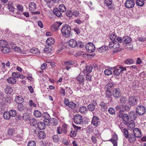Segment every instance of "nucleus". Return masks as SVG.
Returning <instances> with one entry per match:
<instances>
[{"label":"nucleus","mask_w":146,"mask_h":146,"mask_svg":"<svg viewBox=\"0 0 146 146\" xmlns=\"http://www.w3.org/2000/svg\"><path fill=\"white\" fill-rule=\"evenodd\" d=\"M109 48L113 50V52H118L119 50V44L116 40H112L109 45Z\"/></svg>","instance_id":"nucleus-1"},{"label":"nucleus","mask_w":146,"mask_h":146,"mask_svg":"<svg viewBox=\"0 0 146 146\" xmlns=\"http://www.w3.org/2000/svg\"><path fill=\"white\" fill-rule=\"evenodd\" d=\"M71 28L70 26L66 25L63 26L61 29V32L63 36L68 37L71 35Z\"/></svg>","instance_id":"nucleus-2"},{"label":"nucleus","mask_w":146,"mask_h":146,"mask_svg":"<svg viewBox=\"0 0 146 146\" xmlns=\"http://www.w3.org/2000/svg\"><path fill=\"white\" fill-rule=\"evenodd\" d=\"M137 137L132 133H129V136L126 138L127 139L128 141L131 145H134L133 146H138V144L136 143Z\"/></svg>","instance_id":"nucleus-3"},{"label":"nucleus","mask_w":146,"mask_h":146,"mask_svg":"<svg viewBox=\"0 0 146 146\" xmlns=\"http://www.w3.org/2000/svg\"><path fill=\"white\" fill-rule=\"evenodd\" d=\"M136 113L139 115H143L146 112L145 107L143 105L138 106L136 109Z\"/></svg>","instance_id":"nucleus-4"},{"label":"nucleus","mask_w":146,"mask_h":146,"mask_svg":"<svg viewBox=\"0 0 146 146\" xmlns=\"http://www.w3.org/2000/svg\"><path fill=\"white\" fill-rule=\"evenodd\" d=\"M126 70V68L125 67L119 66L115 67L113 74L115 75L118 76L122 73L123 71H125Z\"/></svg>","instance_id":"nucleus-5"},{"label":"nucleus","mask_w":146,"mask_h":146,"mask_svg":"<svg viewBox=\"0 0 146 146\" xmlns=\"http://www.w3.org/2000/svg\"><path fill=\"white\" fill-rule=\"evenodd\" d=\"M138 99L139 97L137 96H131L129 97V104L131 106H134L137 104Z\"/></svg>","instance_id":"nucleus-6"},{"label":"nucleus","mask_w":146,"mask_h":146,"mask_svg":"<svg viewBox=\"0 0 146 146\" xmlns=\"http://www.w3.org/2000/svg\"><path fill=\"white\" fill-rule=\"evenodd\" d=\"M85 47L86 50L89 53L94 52L95 49L94 45L92 43L90 42L86 44Z\"/></svg>","instance_id":"nucleus-7"},{"label":"nucleus","mask_w":146,"mask_h":146,"mask_svg":"<svg viewBox=\"0 0 146 146\" xmlns=\"http://www.w3.org/2000/svg\"><path fill=\"white\" fill-rule=\"evenodd\" d=\"M73 119L74 122L76 124H80L83 121L82 116L79 114H77L74 116Z\"/></svg>","instance_id":"nucleus-8"},{"label":"nucleus","mask_w":146,"mask_h":146,"mask_svg":"<svg viewBox=\"0 0 146 146\" xmlns=\"http://www.w3.org/2000/svg\"><path fill=\"white\" fill-rule=\"evenodd\" d=\"M100 123L98 117L96 116H93L92 120V124L94 126L97 127L99 125Z\"/></svg>","instance_id":"nucleus-9"},{"label":"nucleus","mask_w":146,"mask_h":146,"mask_svg":"<svg viewBox=\"0 0 146 146\" xmlns=\"http://www.w3.org/2000/svg\"><path fill=\"white\" fill-rule=\"evenodd\" d=\"M112 95L115 98H119L121 96V91L118 88H115L113 91Z\"/></svg>","instance_id":"nucleus-10"},{"label":"nucleus","mask_w":146,"mask_h":146,"mask_svg":"<svg viewBox=\"0 0 146 146\" xmlns=\"http://www.w3.org/2000/svg\"><path fill=\"white\" fill-rule=\"evenodd\" d=\"M134 5L135 2L133 0H127L125 3V7L129 9L133 7Z\"/></svg>","instance_id":"nucleus-11"},{"label":"nucleus","mask_w":146,"mask_h":146,"mask_svg":"<svg viewBox=\"0 0 146 146\" xmlns=\"http://www.w3.org/2000/svg\"><path fill=\"white\" fill-rule=\"evenodd\" d=\"M62 23L57 22L54 24L51 27V29L53 31H55L58 30Z\"/></svg>","instance_id":"nucleus-12"},{"label":"nucleus","mask_w":146,"mask_h":146,"mask_svg":"<svg viewBox=\"0 0 146 146\" xmlns=\"http://www.w3.org/2000/svg\"><path fill=\"white\" fill-rule=\"evenodd\" d=\"M133 132V134L137 137L138 138L141 137V132L140 129L135 128L134 129Z\"/></svg>","instance_id":"nucleus-13"},{"label":"nucleus","mask_w":146,"mask_h":146,"mask_svg":"<svg viewBox=\"0 0 146 146\" xmlns=\"http://www.w3.org/2000/svg\"><path fill=\"white\" fill-rule=\"evenodd\" d=\"M15 101L16 103L18 104H20L23 102L24 99L22 96H17L15 97Z\"/></svg>","instance_id":"nucleus-14"},{"label":"nucleus","mask_w":146,"mask_h":146,"mask_svg":"<svg viewBox=\"0 0 146 146\" xmlns=\"http://www.w3.org/2000/svg\"><path fill=\"white\" fill-rule=\"evenodd\" d=\"M36 8V4L34 2H31L29 5V9L31 11H35Z\"/></svg>","instance_id":"nucleus-15"},{"label":"nucleus","mask_w":146,"mask_h":146,"mask_svg":"<svg viewBox=\"0 0 146 146\" xmlns=\"http://www.w3.org/2000/svg\"><path fill=\"white\" fill-rule=\"evenodd\" d=\"M69 45L72 48H75L77 45L76 41L74 39H71L69 41Z\"/></svg>","instance_id":"nucleus-16"},{"label":"nucleus","mask_w":146,"mask_h":146,"mask_svg":"<svg viewBox=\"0 0 146 146\" xmlns=\"http://www.w3.org/2000/svg\"><path fill=\"white\" fill-rule=\"evenodd\" d=\"M122 41L123 42L126 44H129L130 43L131 41V39L129 36H125L123 38Z\"/></svg>","instance_id":"nucleus-17"},{"label":"nucleus","mask_w":146,"mask_h":146,"mask_svg":"<svg viewBox=\"0 0 146 146\" xmlns=\"http://www.w3.org/2000/svg\"><path fill=\"white\" fill-rule=\"evenodd\" d=\"M104 3L108 6L109 9H112L113 8V5L112 4V0H104Z\"/></svg>","instance_id":"nucleus-18"},{"label":"nucleus","mask_w":146,"mask_h":146,"mask_svg":"<svg viewBox=\"0 0 146 146\" xmlns=\"http://www.w3.org/2000/svg\"><path fill=\"white\" fill-rule=\"evenodd\" d=\"M76 78L80 84L82 85L84 84L85 79L83 76L80 74Z\"/></svg>","instance_id":"nucleus-19"},{"label":"nucleus","mask_w":146,"mask_h":146,"mask_svg":"<svg viewBox=\"0 0 146 146\" xmlns=\"http://www.w3.org/2000/svg\"><path fill=\"white\" fill-rule=\"evenodd\" d=\"M127 124L128 129L130 130L133 129L135 126V122L132 121L129 122V123Z\"/></svg>","instance_id":"nucleus-20"},{"label":"nucleus","mask_w":146,"mask_h":146,"mask_svg":"<svg viewBox=\"0 0 146 146\" xmlns=\"http://www.w3.org/2000/svg\"><path fill=\"white\" fill-rule=\"evenodd\" d=\"M55 42L54 39L52 37L48 38L46 41V44L49 46H51L54 44Z\"/></svg>","instance_id":"nucleus-21"},{"label":"nucleus","mask_w":146,"mask_h":146,"mask_svg":"<svg viewBox=\"0 0 146 146\" xmlns=\"http://www.w3.org/2000/svg\"><path fill=\"white\" fill-rule=\"evenodd\" d=\"M108 49V48L107 46L106 45H103L102 46L98 48L97 49V50L99 52L102 53L106 51Z\"/></svg>","instance_id":"nucleus-22"},{"label":"nucleus","mask_w":146,"mask_h":146,"mask_svg":"<svg viewBox=\"0 0 146 146\" xmlns=\"http://www.w3.org/2000/svg\"><path fill=\"white\" fill-rule=\"evenodd\" d=\"M106 98H108V100L111 102V92L110 90H106Z\"/></svg>","instance_id":"nucleus-23"},{"label":"nucleus","mask_w":146,"mask_h":146,"mask_svg":"<svg viewBox=\"0 0 146 146\" xmlns=\"http://www.w3.org/2000/svg\"><path fill=\"white\" fill-rule=\"evenodd\" d=\"M121 131H122L123 135H124L125 137L126 138L129 135L128 131V130L126 128H120Z\"/></svg>","instance_id":"nucleus-24"},{"label":"nucleus","mask_w":146,"mask_h":146,"mask_svg":"<svg viewBox=\"0 0 146 146\" xmlns=\"http://www.w3.org/2000/svg\"><path fill=\"white\" fill-rule=\"evenodd\" d=\"M100 106L101 107V110L102 111H104L108 108L107 104L103 102H101L100 104Z\"/></svg>","instance_id":"nucleus-25"},{"label":"nucleus","mask_w":146,"mask_h":146,"mask_svg":"<svg viewBox=\"0 0 146 146\" xmlns=\"http://www.w3.org/2000/svg\"><path fill=\"white\" fill-rule=\"evenodd\" d=\"M123 121L125 124H127L129 121V117L128 115L126 114H124L122 117Z\"/></svg>","instance_id":"nucleus-26"},{"label":"nucleus","mask_w":146,"mask_h":146,"mask_svg":"<svg viewBox=\"0 0 146 146\" xmlns=\"http://www.w3.org/2000/svg\"><path fill=\"white\" fill-rule=\"evenodd\" d=\"M54 14L57 17H60L62 16L61 11L57 8H54L53 9Z\"/></svg>","instance_id":"nucleus-27"},{"label":"nucleus","mask_w":146,"mask_h":146,"mask_svg":"<svg viewBox=\"0 0 146 146\" xmlns=\"http://www.w3.org/2000/svg\"><path fill=\"white\" fill-rule=\"evenodd\" d=\"M37 127L40 129H43L45 128V125L44 122H39L38 123Z\"/></svg>","instance_id":"nucleus-28"},{"label":"nucleus","mask_w":146,"mask_h":146,"mask_svg":"<svg viewBox=\"0 0 146 146\" xmlns=\"http://www.w3.org/2000/svg\"><path fill=\"white\" fill-rule=\"evenodd\" d=\"M52 51V47L49 46L45 48L43 50V52L45 53L48 54L51 53Z\"/></svg>","instance_id":"nucleus-29"},{"label":"nucleus","mask_w":146,"mask_h":146,"mask_svg":"<svg viewBox=\"0 0 146 146\" xmlns=\"http://www.w3.org/2000/svg\"><path fill=\"white\" fill-rule=\"evenodd\" d=\"M93 68L92 66L91 65L87 66H86V69L84 70L83 72L84 74L86 72V71L90 73L92 72Z\"/></svg>","instance_id":"nucleus-30"},{"label":"nucleus","mask_w":146,"mask_h":146,"mask_svg":"<svg viewBox=\"0 0 146 146\" xmlns=\"http://www.w3.org/2000/svg\"><path fill=\"white\" fill-rule=\"evenodd\" d=\"M144 0H136V4L139 6L142 7L144 5Z\"/></svg>","instance_id":"nucleus-31"},{"label":"nucleus","mask_w":146,"mask_h":146,"mask_svg":"<svg viewBox=\"0 0 146 146\" xmlns=\"http://www.w3.org/2000/svg\"><path fill=\"white\" fill-rule=\"evenodd\" d=\"M17 108L19 111H23L25 108V107L22 103L19 104L17 106Z\"/></svg>","instance_id":"nucleus-32"},{"label":"nucleus","mask_w":146,"mask_h":146,"mask_svg":"<svg viewBox=\"0 0 146 146\" xmlns=\"http://www.w3.org/2000/svg\"><path fill=\"white\" fill-rule=\"evenodd\" d=\"M129 116L132 119L134 120L136 117L137 115L134 111H130L129 112Z\"/></svg>","instance_id":"nucleus-33"},{"label":"nucleus","mask_w":146,"mask_h":146,"mask_svg":"<svg viewBox=\"0 0 146 146\" xmlns=\"http://www.w3.org/2000/svg\"><path fill=\"white\" fill-rule=\"evenodd\" d=\"M15 10H16V9H15L12 6L10 5V12L11 13H10V14H11V15L16 17Z\"/></svg>","instance_id":"nucleus-34"},{"label":"nucleus","mask_w":146,"mask_h":146,"mask_svg":"<svg viewBox=\"0 0 146 146\" xmlns=\"http://www.w3.org/2000/svg\"><path fill=\"white\" fill-rule=\"evenodd\" d=\"M30 117L29 114L28 113H25L23 114V119L26 121L29 120L30 119Z\"/></svg>","instance_id":"nucleus-35"},{"label":"nucleus","mask_w":146,"mask_h":146,"mask_svg":"<svg viewBox=\"0 0 146 146\" xmlns=\"http://www.w3.org/2000/svg\"><path fill=\"white\" fill-rule=\"evenodd\" d=\"M38 137L41 139L44 138L45 137V134L43 131H41L38 133Z\"/></svg>","instance_id":"nucleus-36"},{"label":"nucleus","mask_w":146,"mask_h":146,"mask_svg":"<svg viewBox=\"0 0 146 146\" xmlns=\"http://www.w3.org/2000/svg\"><path fill=\"white\" fill-rule=\"evenodd\" d=\"M30 51L32 53L36 54H38L40 52L39 50L36 48H32L30 50Z\"/></svg>","instance_id":"nucleus-37"},{"label":"nucleus","mask_w":146,"mask_h":146,"mask_svg":"<svg viewBox=\"0 0 146 146\" xmlns=\"http://www.w3.org/2000/svg\"><path fill=\"white\" fill-rule=\"evenodd\" d=\"M34 115L37 117H39L42 115V113L38 110H35L34 112Z\"/></svg>","instance_id":"nucleus-38"},{"label":"nucleus","mask_w":146,"mask_h":146,"mask_svg":"<svg viewBox=\"0 0 146 146\" xmlns=\"http://www.w3.org/2000/svg\"><path fill=\"white\" fill-rule=\"evenodd\" d=\"M29 121L30 125L33 126L36 125L37 123L36 119L34 118L30 119L29 120Z\"/></svg>","instance_id":"nucleus-39"},{"label":"nucleus","mask_w":146,"mask_h":146,"mask_svg":"<svg viewBox=\"0 0 146 146\" xmlns=\"http://www.w3.org/2000/svg\"><path fill=\"white\" fill-rule=\"evenodd\" d=\"M74 64L75 62L74 61L71 60H68L64 62V65L65 66L72 65Z\"/></svg>","instance_id":"nucleus-40"},{"label":"nucleus","mask_w":146,"mask_h":146,"mask_svg":"<svg viewBox=\"0 0 146 146\" xmlns=\"http://www.w3.org/2000/svg\"><path fill=\"white\" fill-rule=\"evenodd\" d=\"M50 123L53 125H56L58 124V120L56 119L52 118L50 119Z\"/></svg>","instance_id":"nucleus-41"},{"label":"nucleus","mask_w":146,"mask_h":146,"mask_svg":"<svg viewBox=\"0 0 146 146\" xmlns=\"http://www.w3.org/2000/svg\"><path fill=\"white\" fill-rule=\"evenodd\" d=\"M59 10L61 12H64L66 11V7L64 5L62 4H60L59 6Z\"/></svg>","instance_id":"nucleus-42"},{"label":"nucleus","mask_w":146,"mask_h":146,"mask_svg":"<svg viewBox=\"0 0 146 146\" xmlns=\"http://www.w3.org/2000/svg\"><path fill=\"white\" fill-rule=\"evenodd\" d=\"M88 111L87 108L84 106L81 107L79 109V111L82 113H85Z\"/></svg>","instance_id":"nucleus-43"},{"label":"nucleus","mask_w":146,"mask_h":146,"mask_svg":"<svg viewBox=\"0 0 146 146\" xmlns=\"http://www.w3.org/2000/svg\"><path fill=\"white\" fill-rule=\"evenodd\" d=\"M7 44V41L4 40H0V47L2 48L6 46Z\"/></svg>","instance_id":"nucleus-44"},{"label":"nucleus","mask_w":146,"mask_h":146,"mask_svg":"<svg viewBox=\"0 0 146 146\" xmlns=\"http://www.w3.org/2000/svg\"><path fill=\"white\" fill-rule=\"evenodd\" d=\"M88 108L89 111H93L95 110V106L92 104H90L88 105Z\"/></svg>","instance_id":"nucleus-45"},{"label":"nucleus","mask_w":146,"mask_h":146,"mask_svg":"<svg viewBox=\"0 0 146 146\" xmlns=\"http://www.w3.org/2000/svg\"><path fill=\"white\" fill-rule=\"evenodd\" d=\"M117 35L114 33H113L110 36V38L112 40H116Z\"/></svg>","instance_id":"nucleus-46"},{"label":"nucleus","mask_w":146,"mask_h":146,"mask_svg":"<svg viewBox=\"0 0 146 146\" xmlns=\"http://www.w3.org/2000/svg\"><path fill=\"white\" fill-rule=\"evenodd\" d=\"M12 76L13 77L15 78H18L21 76V75L18 72H13L12 73Z\"/></svg>","instance_id":"nucleus-47"},{"label":"nucleus","mask_w":146,"mask_h":146,"mask_svg":"<svg viewBox=\"0 0 146 146\" xmlns=\"http://www.w3.org/2000/svg\"><path fill=\"white\" fill-rule=\"evenodd\" d=\"M10 46V48L11 49H13V50H15V51L18 52H20V53H22V51L20 48L18 47H14V46Z\"/></svg>","instance_id":"nucleus-48"},{"label":"nucleus","mask_w":146,"mask_h":146,"mask_svg":"<svg viewBox=\"0 0 146 146\" xmlns=\"http://www.w3.org/2000/svg\"><path fill=\"white\" fill-rule=\"evenodd\" d=\"M16 111L14 110H10V116L15 117L17 115Z\"/></svg>","instance_id":"nucleus-49"},{"label":"nucleus","mask_w":146,"mask_h":146,"mask_svg":"<svg viewBox=\"0 0 146 146\" xmlns=\"http://www.w3.org/2000/svg\"><path fill=\"white\" fill-rule=\"evenodd\" d=\"M1 50L3 53H7L9 52V48L6 46L2 48Z\"/></svg>","instance_id":"nucleus-50"},{"label":"nucleus","mask_w":146,"mask_h":146,"mask_svg":"<svg viewBox=\"0 0 146 146\" xmlns=\"http://www.w3.org/2000/svg\"><path fill=\"white\" fill-rule=\"evenodd\" d=\"M113 86V84L112 83L110 82L107 84L105 88L106 90H110Z\"/></svg>","instance_id":"nucleus-51"},{"label":"nucleus","mask_w":146,"mask_h":146,"mask_svg":"<svg viewBox=\"0 0 146 146\" xmlns=\"http://www.w3.org/2000/svg\"><path fill=\"white\" fill-rule=\"evenodd\" d=\"M63 132L65 134L67 133V125L66 124H64L62 125Z\"/></svg>","instance_id":"nucleus-52"},{"label":"nucleus","mask_w":146,"mask_h":146,"mask_svg":"<svg viewBox=\"0 0 146 146\" xmlns=\"http://www.w3.org/2000/svg\"><path fill=\"white\" fill-rule=\"evenodd\" d=\"M53 139L54 141L57 142L59 141L60 139V137L58 135H56L53 136Z\"/></svg>","instance_id":"nucleus-53"},{"label":"nucleus","mask_w":146,"mask_h":146,"mask_svg":"<svg viewBox=\"0 0 146 146\" xmlns=\"http://www.w3.org/2000/svg\"><path fill=\"white\" fill-rule=\"evenodd\" d=\"M3 116L5 119H9V112L5 111L3 113Z\"/></svg>","instance_id":"nucleus-54"},{"label":"nucleus","mask_w":146,"mask_h":146,"mask_svg":"<svg viewBox=\"0 0 146 146\" xmlns=\"http://www.w3.org/2000/svg\"><path fill=\"white\" fill-rule=\"evenodd\" d=\"M68 106L71 109H74L76 107V104L73 102H70Z\"/></svg>","instance_id":"nucleus-55"},{"label":"nucleus","mask_w":146,"mask_h":146,"mask_svg":"<svg viewBox=\"0 0 146 146\" xmlns=\"http://www.w3.org/2000/svg\"><path fill=\"white\" fill-rule=\"evenodd\" d=\"M122 110V111H124L125 110L129 111L130 109V108L127 105H121Z\"/></svg>","instance_id":"nucleus-56"},{"label":"nucleus","mask_w":146,"mask_h":146,"mask_svg":"<svg viewBox=\"0 0 146 146\" xmlns=\"http://www.w3.org/2000/svg\"><path fill=\"white\" fill-rule=\"evenodd\" d=\"M109 113L111 115H114L115 114V110L112 108H110L108 110Z\"/></svg>","instance_id":"nucleus-57"},{"label":"nucleus","mask_w":146,"mask_h":146,"mask_svg":"<svg viewBox=\"0 0 146 146\" xmlns=\"http://www.w3.org/2000/svg\"><path fill=\"white\" fill-rule=\"evenodd\" d=\"M127 99L125 97L122 96L120 99V101L121 103L125 104L127 102Z\"/></svg>","instance_id":"nucleus-58"},{"label":"nucleus","mask_w":146,"mask_h":146,"mask_svg":"<svg viewBox=\"0 0 146 146\" xmlns=\"http://www.w3.org/2000/svg\"><path fill=\"white\" fill-rule=\"evenodd\" d=\"M92 76L90 74L88 73L86 74V80L88 82H90L91 81Z\"/></svg>","instance_id":"nucleus-59"},{"label":"nucleus","mask_w":146,"mask_h":146,"mask_svg":"<svg viewBox=\"0 0 146 146\" xmlns=\"http://www.w3.org/2000/svg\"><path fill=\"white\" fill-rule=\"evenodd\" d=\"M104 73L106 75H110L112 74L111 71L110 70H106L104 72Z\"/></svg>","instance_id":"nucleus-60"},{"label":"nucleus","mask_w":146,"mask_h":146,"mask_svg":"<svg viewBox=\"0 0 146 146\" xmlns=\"http://www.w3.org/2000/svg\"><path fill=\"white\" fill-rule=\"evenodd\" d=\"M16 79L13 77H10V83L14 84L16 83Z\"/></svg>","instance_id":"nucleus-61"},{"label":"nucleus","mask_w":146,"mask_h":146,"mask_svg":"<svg viewBox=\"0 0 146 146\" xmlns=\"http://www.w3.org/2000/svg\"><path fill=\"white\" fill-rule=\"evenodd\" d=\"M134 61L132 59H128L125 61V63L127 64H131L133 63Z\"/></svg>","instance_id":"nucleus-62"},{"label":"nucleus","mask_w":146,"mask_h":146,"mask_svg":"<svg viewBox=\"0 0 146 146\" xmlns=\"http://www.w3.org/2000/svg\"><path fill=\"white\" fill-rule=\"evenodd\" d=\"M36 143L34 141H29L28 144V146H35Z\"/></svg>","instance_id":"nucleus-63"},{"label":"nucleus","mask_w":146,"mask_h":146,"mask_svg":"<svg viewBox=\"0 0 146 146\" xmlns=\"http://www.w3.org/2000/svg\"><path fill=\"white\" fill-rule=\"evenodd\" d=\"M29 106L30 107H31L33 106L34 107H36V105L33 102V101L30 100L29 102Z\"/></svg>","instance_id":"nucleus-64"}]
</instances>
